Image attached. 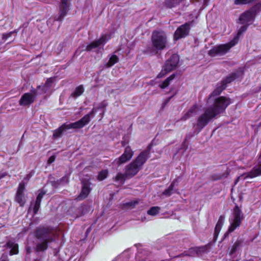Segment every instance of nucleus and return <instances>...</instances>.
<instances>
[{
	"instance_id": "obj_13",
	"label": "nucleus",
	"mask_w": 261,
	"mask_h": 261,
	"mask_svg": "<svg viewBox=\"0 0 261 261\" xmlns=\"http://www.w3.org/2000/svg\"><path fill=\"white\" fill-rule=\"evenodd\" d=\"M71 6L70 0H61L59 6V13L55 17V20L61 21L67 15Z\"/></svg>"
},
{
	"instance_id": "obj_25",
	"label": "nucleus",
	"mask_w": 261,
	"mask_h": 261,
	"mask_svg": "<svg viewBox=\"0 0 261 261\" xmlns=\"http://www.w3.org/2000/svg\"><path fill=\"white\" fill-rule=\"evenodd\" d=\"M225 221V217L223 216H220L219 218L218 221L216 224L215 228L214 235L215 237H217L220 230L224 224Z\"/></svg>"
},
{
	"instance_id": "obj_18",
	"label": "nucleus",
	"mask_w": 261,
	"mask_h": 261,
	"mask_svg": "<svg viewBox=\"0 0 261 261\" xmlns=\"http://www.w3.org/2000/svg\"><path fill=\"white\" fill-rule=\"evenodd\" d=\"M82 189L81 192L79 196L77 197L79 200H82L86 198L89 194L91 189L90 188V182L87 181H82Z\"/></svg>"
},
{
	"instance_id": "obj_42",
	"label": "nucleus",
	"mask_w": 261,
	"mask_h": 261,
	"mask_svg": "<svg viewBox=\"0 0 261 261\" xmlns=\"http://www.w3.org/2000/svg\"><path fill=\"white\" fill-rule=\"evenodd\" d=\"M13 32H10L9 33H7V34H4L3 35V40L6 41L9 37H10L11 35L12 34Z\"/></svg>"
},
{
	"instance_id": "obj_12",
	"label": "nucleus",
	"mask_w": 261,
	"mask_h": 261,
	"mask_svg": "<svg viewBox=\"0 0 261 261\" xmlns=\"http://www.w3.org/2000/svg\"><path fill=\"white\" fill-rule=\"evenodd\" d=\"M111 36L108 34H104L98 40L89 44L86 46L87 51H94L98 52L99 50L103 49L104 45L110 39Z\"/></svg>"
},
{
	"instance_id": "obj_52",
	"label": "nucleus",
	"mask_w": 261,
	"mask_h": 261,
	"mask_svg": "<svg viewBox=\"0 0 261 261\" xmlns=\"http://www.w3.org/2000/svg\"><path fill=\"white\" fill-rule=\"evenodd\" d=\"M1 261H7V260H2Z\"/></svg>"
},
{
	"instance_id": "obj_54",
	"label": "nucleus",
	"mask_w": 261,
	"mask_h": 261,
	"mask_svg": "<svg viewBox=\"0 0 261 261\" xmlns=\"http://www.w3.org/2000/svg\"><path fill=\"white\" fill-rule=\"evenodd\" d=\"M232 261H236V260H233Z\"/></svg>"
},
{
	"instance_id": "obj_1",
	"label": "nucleus",
	"mask_w": 261,
	"mask_h": 261,
	"mask_svg": "<svg viewBox=\"0 0 261 261\" xmlns=\"http://www.w3.org/2000/svg\"><path fill=\"white\" fill-rule=\"evenodd\" d=\"M231 103V99L228 97L220 96L216 98L212 105L204 109L203 113L198 117L196 123L193 124L194 133L198 134L211 120L223 113Z\"/></svg>"
},
{
	"instance_id": "obj_35",
	"label": "nucleus",
	"mask_w": 261,
	"mask_h": 261,
	"mask_svg": "<svg viewBox=\"0 0 261 261\" xmlns=\"http://www.w3.org/2000/svg\"><path fill=\"white\" fill-rule=\"evenodd\" d=\"M179 0H167L165 2L166 6L168 8H172L179 3Z\"/></svg>"
},
{
	"instance_id": "obj_46",
	"label": "nucleus",
	"mask_w": 261,
	"mask_h": 261,
	"mask_svg": "<svg viewBox=\"0 0 261 261\" xmlns=\"http://www.w3.org/2000/svg\"><path fill=\"white\" fill-rule=\"evenodd\" d=\"M210 0H203V5L205 6H207L208 5V1Z\"/></svg>"
},
{
	"instance_id": "obj_24",
	"label": "nucleus",
	"mask_w": 261,
	"mask_h": 261,
	"mask_svg": "<svg viewBox=\"0 0 261 261\" xmlns=\"http://www.w3.org/2000/svg\"><path fill=\"white\" fill-rule=\"evenodd\" d=\"M178 180L179 178L175 179L170 186L162 193V195L166 197L170 196L173 193V188L175 184L178 182Z\"/></svg>"
},
{
	"instance_id": "obj_22",
	"label": "nucleus",
	"mask_w": 261,
	"mask_h": 261,
	"mask_svg": "<svg viewBox=\"0 0 261 261\" xmlns=\"http://www.w3.org/2000/svg\"><path fill=\"white\" fill-rule=\"evenodd\" d=\"M137 205L138 207H143L144 204L143 202L139 199L134 200L123 203L122 208L133 209L137 207Z\"/></svg>"
},
{
	"instance_id": "obj_28",
	"label": "nucleus",
	"mask_w": 261,
	"mask_h": 261,
	"mask_svg": "<svg viewBox=\"0 0 261 261\" xmlns=\"http://www.w3.org/2000/svg\"><path fill=\"white\" fill-rule=\"evenodd\" d=\"M118 60L119 59L117 56L116 55H113L110 58L108 62L105 64V66L107 68H109L114 65L115 63H117Z\"/></svg>"
},
{
	"instance_id": "obj_40",
	"label": "nucleus",
	"mask_w": 261,
	"mask_h": 261,
	"mask_svg": "<svg viewBox=\"0 0 261 261\" xmlns=\"http://www.w3.org/2000/svg\"><path fill=\"white\" fill-rule=\"evenodd\" d=\"M33 174L34 173L32 172H30V173L26 175V176L23 178L22 181H24L26 184L29 180V179L31 178V177L33 175Z\"/></svg>"
},
{
	"instance_id": "obj_36",
	"label": "nucleus",
	"mask_w": 261,
	"mask_h": 261,
	"mask_svg": "<svg viewBox=\"0 0 261 261\" xmlns=\"http://www.w3.org/2000/svg\"><path fill=\"white\" fill-rule=\"evenodd\" d=\"M107 175L108 171L107 170H103L99 173L97 178L99 180H102L107 177Z\"/></svg>"
},
{
	"instance_id": "obj_23",
	"label": "nucleus",
	"mask_w": 261,
	"mask_h": 261,
	"mask_svg": "<svg viewBox=\"0 0 261 261\" xmlns=\"http://www.w3.org/2000/svg\"><path fill=\"white\" fill-rule=\"evenodd\" d=\"M7 247L10 249V254H16L18 253V246L13 241L10 240L6 244Z\"/></svg>"
},
{
	"instance_id": "obj_15",
	"label": "nucleus",
	"mask_w": 261,
	"mask_h": 261,
	"mask_svg": "<svg viewBox=\"0 0 261 261\" xmlns=\"http://www.w3.org/2000/svg\"><path fill=\"white\" fill-rule=\"evenodd\" d=\"M190 30L189 23H186L179 27L175 31L174 34V39L177 40L180 38H185L188 35Z\"/></svg>"
},
{
	"instance_id": "obj_31",
	"label": "nucleus",
	"mask_w": 261,
	"mask_h": 261,
	"mask_svg": "<svg viewBox=\"0 0 261 261\" xmlns=\"http://www.w3.org/2000/svg\"><path fill=\"white\" fill-rule=\"evenodd\" d=\"M88 206L85 205H81L77 210L76 216L77 217L84 215L88 211Z\"/></svg>"
},
{
	"instance_id": "obj_20",
	"label": "nucleus",
	"mask_w": 261,
	"mask_h": 261,
	"mask_svg": "<svg viewBox=\"0 0 261 261\" xmlns=\"http://www.w3.org/2000/svg\"><path fill=\"white\" fill-rule=\"evenodd\" d=\"M35 99V96L32 93H27L24 94L19 100V105L21 106H28L31 104Z\"/></svg>"
},
{
	"instance_id": "obj_30",
	"label": "nucleus",
	"mask_w": 261,
	"mask_h": 261,
	"mask_svg": "<svg viewBox=\"0 0 261 261\" xmlns=\"http://www.w3.org/2000/svg\"><path fill=\"white\" fill-rule=\"evenodd\" d=\"M15 200L19 204L20 206H23L25 202L23 193H16Z\"/></svg>"
},
{
	"instance_id": "obj_26",
	"label": "nucleus",
	"mask_w": 261,
	"mask_h": 261,
	"mask_svg": "<svg viewBox=\"0 0 261 261\" xmlns=\"http://www.w3.org/2000/svg\"><path fill=\"white\" fill-rule=\"evenodd\" d=\"M175 77V74H173L168 77H167L164 82L160 84L159 87L160 88L164 89L167 88L170 84L171 82Z\"/></svg>"
},
{
	"instance_id": "obj_34",
	"label": "nucleus",
	"mask_w": 261,
	"mask_h": 261,
	"mask_svg": "<svg viewBox=\"0 0 261 261\" xmlns=\"http://www.w3.org/2000/svg\"><path fill=\"white\" fill-rule=\"evenodd\" d=\"M126 177H128L126 176L125 173L122 174L119 173H118L117 175H116L115 177V180L119 184H123Z\"/></svg>"
},
{
	"instance_id": "obj_8",
	"label": "nucleus",
	"mask_w": 261,
	"mask_h": 261,
	"mask_svg": "<svg viewBox=\"0 0 261 261\" xmlns=\"http://www.w3.org/2000/svg\"><path fill=\"white\" fill-rule=\"evenodd\" d=\"M151 41L153 46L158 50H162L167 44V36L163 31H155L152 33Z\"/></svg>"
},
{
	"instance_id": "obj_17",
	"label": "nucleus",
	"mask_w": 261,
	"mask_h": 261,
	"mask_svg": "<svg viewBox=\"0 0 261 261\" xmlns=\"http://www.w3.org/2000/svg\"><path fill=\"white\" fill-rule=\"evenodd\" d=\"M54 78L48 79L44 85L43 86H38L37 90L40 94L50 93L51 88L54 86Z\"/></svg>"
},
{
	"instance_id": "obj_4",
	"label": "nucleus",
	"mask_w": 261,
	"mask_h": 261,
	"mask_svg": "<svg viewBox=\"0 0 261 261\" xmlns=\"http://www.w3.org/2000/svg\"><path fill=\"white\" fill-rule=\"evenodd\" d=\"M95 112L96 110L93 109L92 112L85 115L80 120L75 122L71 123L68 124H63L59 128L54 130L53 133L54 139H58L61 137L63 132L66 129L83 128L89 123L91 120V118L94 116Z\"/></svg>"
},
{
	"instance_id": "obj_16",
	"label": "nucleus",
	"mask_w": 261,
	"mask_h": 261,
	"mask_svg": "<svg viewBox=\"0 0 261 261\" xmlns=\"http://www.w3.org/2000/svg\"><path fill=\"white\" fill-rule=\"evenodd\" d=\"M260 175H261V164L254 167L250 172L241 174L238 177L237 181L241 179L244 180L248 178H253Z\"/></svg>"
},
{
	"instance_id": "obj_39",
	"label": "nucleus",
	"mask_w": 261,
	"mask_h": 261,
	"mask_svg": "<svg viewBox=\"0 0 261 261\" xmlns=\"http://www.w3.org/2000/svg\"><path fill=\"white\" fill-rule=\"evenodd\" d=\"M206 250V248L204 247L196 249V252L198 255H202V253H203Z\"/></svg>"
},
{
	"instance_id": "obj_43",
	"label": "nucleus",
	"mask_w": 261,
	"mask_h": 261,
	"mask_svg": "<svg viewBox=\"0 0 261 261\" xmlns=\"http://www.w3.org/2000/svg\"><path fill=\"white\" fill-rule=\"evenodd\" d=\"M188 142L185 140L181 145V148H183L184 150H186L188 148Z\"/></svg>"
},
{
	"instance_id": "obj_50",
	"label": "nucleus",
	"mask_w": 261,
	"mask_h": 261,
	"mask_svg": "<svg viewBox=\"0 0 261 261\" xmlns=\"http://www.w3.org/2000/svg\"><path fill=\"white\" fill-rule=\"evenodd\" d=\"M122 144L123 146H124L125 145V143L124 142V141H122Z\"/></svg>"
},
{
	"instance_id": "obj_48",
	"label": "nucleus",
	"mask_w": 261,
	"mask_h": 261,
	"mask_svg": "<svg viewBox=\"0 0 261 261\" xmlns=\"http://www.w3.org/2000/svg\"><path fill=\"white\" fill-rule=\"evenodd\" d=\"M172 96H171V97H169V98H167V99H166L165 101V103L166 104V103H168V102L170 101V100L171 99V98H172Z\"/></svg>"
},
{
	"instance_id": "obj_27",
	"label": "nucleus",
	"mask_w": 261,
	"mask_h": 261,
	"mask_svg": "<svg viewBox=\"0 0 261 261\" xmlns=\"http://www.w3.org/2000/svg\"><path fill=\"white\" fill-rule=\"evenodd\" d=\"M243 241L241 240H238L233 244L230 251V255L232 256L240 248Z\"/></svg>"
},
{
	"instance_id": "obj_7",
	"label": "nucleus",
	"mask_w": 261,
	"mask_h": 261,
	"mask_svg": "<svg viewBox=\"0 0 261 261\" xmlns=\"http://www.w3.org/2000/svg\"><path fill=\"white\" fill-rule=\"evenodd\" d=\"M261 9V3H258L251 9L244 12L242 14L239 20L242 24H251L253 22L255 15L259 12Z\"/></svg>"
},
{
	"instance_id": "obj_37",
	"label": "nucleus",
	"mask_w": 261,
	"mask_h": 261,
	"mask_svg": "<svg viewBox=\"0 0 261 261\" xmlns=\"http://www.w3.org/2000/svg\"><path fill=\"white\" fill-rule=\"evenodd\" d=\"M25 182L24 181H22L21 183L19 184L18 190L17 191V193L20 194V193H23V191L25 189Z\"/></svg>"
},
{
	"instance_id": "obj_21",
	"label": "nucleus",
	"mask_w": 261,
	"mask_h": 261,
	"mask_svg": "<svg viewBox=\"0 0 261 261\" xmlns=\"http://www.w3.org/2000/svg\"><path fill=\"white\" fill-rule=\"evenodd\" d=\"M199 111V107L197 105L192 106L189 110L186 112L183 116L181 117V120L186 121L190 118L195 116Z\"/></svg>"
},
{
	"instance_id": "obj_29",
	"label": "nucleus",
	"mask_w": 261,
	"mask_h": 261,
	"mask_svg": "<svg viewBox=\"0 0 261 261\" xmlns=\"http://www.w3.org/2000/svg\"><path fill=\"white\" fill-rule=\"evenodd\" d=\"M84 91V87L82 85H80L76 88L74 92L71 94V96L76 98L81 95Z\"/></svg>"
},
{
	"instance_id": "obj_11",
	"label": "nucleus",
	"mask_w": 261,
	"mask_h": 261,
	"mask_svg": "<svg viewBox=\"0 0 261 261\" xmlns=\"http://www.w3.org/2000/svg\"><path fill=\"white\" fill-rule=\"evenodd\" d=\"M179 56L177 54H173L165 62L162 70L158 75L156 78H161L164 76L168 72L175 69L179 62Z\"/></svg>"
},
{
	"instance_id": "obj_38",
	"label": "nucleus",
	"mask_w": 261,
	"mask_h": 261,
	"mask_svg": "<svg viewBox=\"0 0 261 261\" xmlns=\"http://www.w3.org/2000/svg\"><path fill=\"white\" fill-rule=\"evenodd\" d=\"M107 105H108V103H107L106 101H102V102H101V103L99 104V106L98 107V108H94L92 110H93V109H95V110H96V112H95L94 115H95V113L97 112V111L98 109H103V108H106V107L107 106ZM92 111H93V110H92V111H91V112H92ZM94 116H95V115H94ZM94 117V116H93V117H92V118H93ZM91 119H92V118H91Z\"/></svg>"
},
{
	"instance_id": "obj_47",
	"label": "nucleus",
	"mask_w": 261,
	"mask_h": 261,
	"mask_svg": "<svg viewBox=\"0 0 261 261\" xmlns=\"http://www.w3.org/2000/svg\"><path fill=\"white\" fill-rule=\"evenodd\" d=\"M172 96H171V97H169V98H167V99H166L165 101V103L166 104V103H168V102L170 101V100L171 99V98H172Z\"/></svg>"
},
{
	"instance_id": "obj_53",
	"label": "nucleus",
	"mask_w": 261,
	"mask_h": 261,
	"mask_svg": "<svg viewBox=\"0 0 261 261\" xmlns=\"http://www.w3.org/2000/svg\"><path fill=\"white\" fill-rule=\"evenodd\" d=\"M35 261H39V260H35Z\"/></svg>"
},
{
	"instance_id": "obj_5",
	"label": "nucleus",
	"mask_w": 261,
	"mask_h": 261,
	"mask_svg": "<svg viewBox=\"0 0 261 261\" xmlns=\"http://www.w3.org/2000/svg\"><path fill=\"white\" fill-rule=\"evenodd\" d=\"M150 150V148L149 147L142 151L133 162L126 167V176L132 177L139 172L142 165L149 157Z\"/></svg>"
},
{
	"instance_id": "obj_9",
	"label": "nucleus",
	"mask_w": 261,
	"mask_h": 261,
	"mask_svg": "<svg viewBox=\"0 0 261 261\" xmlns=\"http://www.w3.org/2000/svg\"><path fill=\"white\" fill-rule=\"evenodd\" d=\"M242 74V71L240 70L237 73H232L227 76L222 81L221 85L218 86L217 88L210 95L208 99V101H210L212 99L213 97L219 95L221 93V92L225 89L227 84L230 83Z\"/></svg>"
},
{
	"instance_id": "obj_32",
	"label": "nucleus",
	"mask_w": 261,
	"mask_h": 261,
	"mask_svg": "<svg viewBox=\"0 0 261 261\" xmlns=\"http://www.w3.org/2000/svg\"><path fill=\"white\" fill-rule=\"evenodd\" d=\"M257 0H234V4L236 5H243L251 4Z\"/></svg>"
},
{
	"instance_id": "obj_41",
	"label": "nucleus",
	"mask_w": 261,
	"mask_h": 261,
	"mask_svg": "<svg viewBox=\"0 0 261 261\" xmlns=\"http://www.w3.org/2000/svg\"><path fill=\"white\" fill-rule=\"evenodd\" d=\"M68 182V178L67 176H65L63 177L60 180L59 185L67 183Z\"/></svg>"
},
{
	"instance_id": "obj_19",
	"label": "nucleus",
	"mask_w": 261,
	"mask_h": 261,
	"mask_svg": "<svg viewBox=\"0 0 261 261\" xmlns=\"http://www.w3.org/2000/svg\"><path fill=\"white\" fill-rule=\"evenodd\" d=\"M45 192L43 191L40 192L39 194L38 195L36 200L35 202H32L31 204V205L29 207V211H31V209L33 208L34 215H36L40 206L41 201L42 200V198L44 195L45 194Z\"/></svg>"
},
{
	"instance_id": "obj_44",
	"label": "nucleus",
	"mask_w": 261,
	"mask_h": 261,
	"mask_svg": "<svg viewBox=\"0 0 261 261\" xmlns=\"http://www.w3.org/2000/svg\"><path fill=\"white\" fill-rule=\"evenodd\" d=\"M55 160V156L53 155V156H51L48 160V163L49 164H51L52 163H53Z\"/></svg>"
},
{
	"instance_id": "obj_10",
	"label": "nucleus",
	"mask_w": 261,
	"mask_h": 261,
	"mask_svg": "<svg viewBox=\"0 0 261 261\" xmlns=\"http://www.w3.org/2000/svg\"><path fill=\"white\" fill-rule=\"evenodd\" d=\"M242 74V71L240 70L237 73H232L227 76L222 81L221 85L218 86L217 88L210 95L208 99V101H210L212 99L213 97L219 95L221 93V92L225 89L227 84L230 83Z\"/></svg>"
},
{
	"instance_id": "obj_2",
	"label": "nucleus",
	"mask_w": 261,
	"mask_h": 261,
	"mask_svg": "<svg viewBox=\"0 0 261 261\" xmlns=\"http://www.w3.org/2000/svg\"><path fill=\"white\" fill-rule=\"evenodd\" d=\"M37 238L41 241L37 245V249L39 251H44L47 248L48 243L54 241L58 236L56 229L50 227L40 226L36 230Z\"/></svg>"
},
{
	"instance_id": "obj_33",
	"label": "nucleus",
	"mask_w": 261,
	"mask_h": 261,
	"mask_svg": "<svg viewBox=\"0 0 261 261\" xmlns=\"http://www.w3.org/2000/svg\"><path fill=\"white\" fill-rule=\"evenodd\" d=\"M160 207L159 206H152L148 211L147 214L150 216H155L159 213Z\"/></svg>"
},
{
	"instance_id": "obj_14",
	"label": "nucleus",
	"mask_w": 261,
	"mask_h": 261,
	"mask_svg": "<svg viewBox=\"0 0 261 261\" xmlns=\"http://www.w3.org/2000/svg\"><path fill=\"white\" fill-rule=\"evenodd\" d=\"M134 152L129 146L125 148L123 153L117 159H116L113 164L115 165H120L128 161L132 158Z\"/></svg>"
},
{
	"instance_id": "obj_45",
	"label": "nucleus",
	"mask_w": 261,
	"mask_h": 261,
	"mask_svg": "<svg viewBox=\"0 0 261 261\" xmlns=\"http://www.w3.org/2000/svg\"><path fill=\"white\" fill-rule=\"evenodd\" d=\"M7 175V173H5V172H3V173H0V179H2V178L5 177Z\"/></svg>"
},
{
	"instance_id": "obj_3",
	"label": "nucleus",
	"mask_w": 261,
	"mask_h": 261,
	"mask_svg": "<svg viewBox=\"0 0 261 261\" xmlns=\"http://www.w3.org/2000/svg\"><path fill=\"white\" fill-rule=\"evenodd\" d=\"M248 25V24H244V25L241 27L239 30L237 35L229 43L214 46L209 50V55L212 57H215L217 56H222L225 54L232 47L238 43L240 36L246 31Z\"/></svg>"
},
{
	"instance_id": "obj_6",
	"label": "nucleus",
	"mask_w": 261,
	"mask_h": 261,
	"mask_svg": "<svg viewBox=\"0 0 261 261\" xmlns=\"http://www.w3.org/2000/svg\"><path fill=\"white\" fill-rule=\"evenodd\" d=\"M243 219V214L239 206L236 205L233 209L231 216L229 218L230 225L227 231L224 234V237H226L229 233L233 232L237 228L239 227Z\"/></svg>"
},
{
	"instance_id": "obj_49",
	"label": "nucleus",
	"mask_w": 261,
	"mask_h": 261,
	"mask_svg": "<svg viewBox=\"0 0 261 261\" xmlns=\"http://www.w3.org/2000/svg\"><path fill=\"white\" fill-rule=\"evenodd\" d=\"M153 84H154V81H150V84L151 85H153Z\"/></svg>"
},
{
	"instance_id": "obj_51",
	"label": "nucleus",
	"mask_w": 261,
	"mask_h": 261,
	"mask_svg": "<svg viewBox=\"0 0 261 261\" xmlns=\"http://www.w3.org/2000/svg\"><path fill=\"white\" fill-rule=\"evenodd\" d=\"M27 250L28 253H30V249L28 247L27 248Z\"/></svg>"
}]
</instances>
